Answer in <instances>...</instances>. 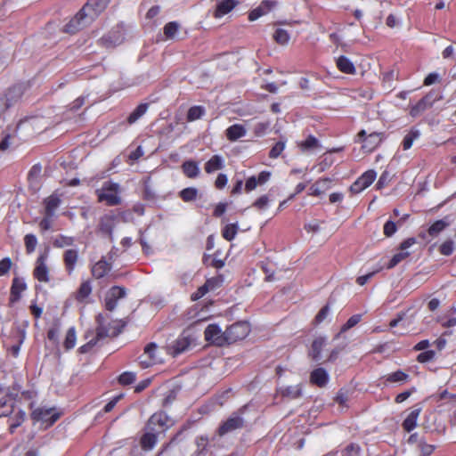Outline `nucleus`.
I'll return each mask as SVG.
<instances>
[{
    "label": "nucleus",
    "instance_id": "f257e3e1",
    "mask_svg": "<svg viewBox=\"0 0 456 456\" xmlns=\"http://www.w3.org/2000/svg\"><path fill=\"white\" fill-rule=\"evenodd\" d=\"M106 0H89L76 16L65 26V32L76 33L91 23L107 6Z\"/></svg>",
    "mask_w": 456,
    "mask_h": 456
},
{
    "label": "nucleus",
    "instance_id": "f03ea898",
    "mask_svg": "<svg viewBox=\"0 0 456 456\" xmlns=\"http://www.w3.org/2000/svg\"><path fill=\"white\" fill-rule=\"evenodd\" d=\"M119 193V184L111 181L104 182L102 188L96 191L98 200L104 201L109 206H116L121 202Z\"/></svg>",
    "mask_w": 456,
    "mask_h": 456
},
{
    "label": "nucleus",
    "instance_id": "7ed1b4c3",
    "mask_svg": "<svg viewBox=\"0 0 456 456\" xmlns=\"http://www.w3.org/2000/svg\"><path fill=\"white\" fill-rule=\"evenodd\" d=\"M443 96L436 91L431 90L424 97H422L415 105L410 110V115L413 118L419 117L427 110L433 107L435 102L442 100Z\"/></svg>",
    "mask_w": 456,
    "mask_h": 456
},
{
    "label": "nucleus",
    "instance_id": "20e7f679",
    "mask_svg": "<svg viewBox=\"0 0 456 456\" xmlns=\"http://www.w3.org/2000/svg\"><path fill=\"white\" fill-rule=\"evenodd\" d=\"M172 419L164 412L154 413L148 421V429L161 432L172 426Z\"/></svg>",
    "mask_w": 456,
    "mask_h": 456
},
{
    "label": "nucleus",
    "instance_id": "39448f33",
    "mask_svg": "<svg viewBox=\"0 0 456 456\" xmlns=\"http://www.w3.org/2000/svg\"><path fill=\"white\" fill-rule=\"evenodd\" d=\"M205 339L216 346H223L226 345V330L223 331L222 329L216 324H209L205 330Z\"/></svg>",
    "mask_w": 456,
    "mask_h": 456
},
{
    "label": "nucleus",
    "instance_id": "423d86ee",
    "mask_svg": "<svg viewBox=\"0 0 456 456\" xmlns=\"http://www.w3.org/2000/svg\"><path fill=\"white\" fill-rule=\"evenodd\" d=\"M249 326L246 322H237L226 330V344H231L248 336Z\"/></svg>",
    "mask_w": 456,
    "mask_h": 456
},
{
    "label": "nucleus",
    "instance_id": "0eeeda50",
    "mask_svg": "<svg viewBox=\"0 0 456 456\" xmlns=\"http://www.w3.org/2000/svg\"><path fill=\"white\" fill-rule=\"evenodd\" d=\"M140 364L142 368H148L153 364L161 362V358L158 355V346L155 343L148 344L143 354L139 357Z\"/></svg>",
    "mask_w": 456,
    "mask_h": 456
},
{
    "label": "nucleus",
    "instance_id": "6e6552de",
    "mask_svg": "<svg viewBox=\"0 0 456 456\" xmlns=\"http://www.w3.org/2000/svg\"><path fill=\"white\" fill-rule=\"evenodd\" d=\"M15 395L9 388L0 387V416H9L14 407Z\"/></svg>",
    "mask_w": 456,
    "mask_h": 456
},
{
    "label": "nucleus",
    "instance_id": "1a4fd4ad",
    "mask_svg": "<svg viewBox=\"0 0 456 456\" xmlns=\"http://www.w3.org/2000/svg\"><path fill=\"white\" fill-rule=\"evenodd\" d=\"M48 258V249L41 253L36 261V267L34 269L35 278L41 282L49 281V269L46 265Z\"/></svg>",
    "mask_w": 456,
    "mask_h": 456
},
{
    "label": "nucleus",
    "instance_id": "9d476101",
    "mask_svg": "<svg viewBox=\"0 0 456 456\" xmlns=\"http://www.w3.org/2000/svg\"><path fill=\"white\" fill-rule=\"evenodd\" d=\"M243 425L244 419L238 413H232L220 425L217 432L220 436H223L228 433L241 428Z\"/></svg>",
    "mask_w": 456,
    "mask_h": 456
},
{
    "label": "nucleus",
    "instance_id": "9b49d317",
    "mask_svg": "<svg viewBox=\"0 0 456 456\" xmlns=\"http://www.w3.org/2000/svg\"><path fill=\"white\" fill-rule=\"evenodd\" d=\"M31 416L34 420L42 421L47 426L53 425L60 417L58 413L53 412V409L45 407L35 409Z\"/></svg>",
    "mask_w": 456,
    "mask_h": 456
},
{
    "label": "nucleus",
    "instance_id": "f8f14e48",
    "mask_svg": "<svg viewBox=\"0 0 456 456\" xmlns=\"http://www.w3.org/2000/svg\"><path fill=\"white\" fill-rule=\"evenodd\" d=\"M377 174L374 170L370 169L364 172L350 187L354 193H360L364 189L369 187L376 179Z\"/></svg>",
    "mask_w": 456,
    "mask_h": 456
},
{
    "label": "nucleus",
    "instance_id": "ddd939ff",
    "mask_svg": "<svg viewBox=\"0 0 456 456\" xmlns=\"http://www.w3.org/2000/svg\"><path fill=\"white\" fill-rule=\"evenodd\" d=\"M452 223V220L450 216H445L443 219L437 220L435 223H433L429 228L428 229L427 232L420 233V236L424 240H430L428 237L430 238H436L439 235L440 232H442L446 227H448Z\"/></svg>",
    "mask_w": 456,
    "mask_h": 456
},
{
    "label": "nucleus",
    "instance_id": "4468645a",
    "mask_svg": "<svg viewBox=\"0 0 456 456\" xmlns=\"http://www.w3.org/2000/svg\"><path fill=\"white\" fill-rule=\"evenodd\" d=\"M125 38L124 28L122 26H117L108 35L102 38V44L106 47H113L120 45Z\"/></svg>",
    "mask_w": 456,
    "mask_h": 456
},
{
    "label": "nucleus",
    "instance_id": "2eb2a0df",
    "mask_svg": "<svg viewBox=\"0 0 456 456\" xmlns=\"http://www.w3.org/2000/svg\"><path fill=\"white\" fill-rule=\"evenodd\" d=\"M126 296V289L122 287L114 286L107 293L105 297V307L109 311L116 308L118 300Z\"/></svg>",
    "mask_w": 456,
    "mask_h": 456
},
{
    "label": "nucleus",
    "instance_id": "dca6fc26",
    "mask_svg": "<svg viewBox=\"0 0 456 456\" xmlns=\"http://www.w3.org/2000/svg\"><path fill=\"white\" fill-rule=\"evenodd\" d=\"M191 339L184 333L179 336L168 347L171 354L174 356L183 353L190 346Z\"/></svg>",
    "mask_w": 456,
    "mask_h": 456
},
{
    "label": "nucleus",
    "instance_id": "f3484780",
    "mask_svg": "<svg viewBox=\"0 0 456 456\" xmlns=\"http://www.w3.org/2000/svg\"><path fill=\"white\" fill-rule=\"evenodd\" d=\"M275 2L272 0H265L263 1L260 5L252 10L249 12L248 19L251 21L256 20L261 16L267 13L269 11H271L275 6Z\"/></svg>",
    "mask_w": 456,
    "mask_h": 456
},
{
    "label": "nucleus",
    "instance_id": "a211bd4d",
    "mask_svg": "<svg viewBox=\"0 0 456 456\" xmlns=\"http://www.w3.org/2000/svg\"><path fill=\"white\" fill-rule=\"evenodd\" d=\"M61 200L60 197L55 193L45 199V215L48 216H55L56 210L61 205Z\"/></svg>",
    "mask_w": 456,
    "mask_h": 456
},
{
    "label": "nucleus",
    "instance_id": "6ab92c4d",
    "mask_svg": "<svg viewBox=\"0 0 456 456\" xmlns=\"http://www.w3.org/2000/svg\"><path fill=\"white\" fill-rule=\"evenodd\" d=\"M224 167V159L221 155H213L205 164L206 173L212 174Z\"/></svg>",
    "mask_w": 456,
    "mask_h": 456
},
{
    "label": "nucleus",
    "instance_id": "aec40b11",
    "mask_svg": "<svg viewBox=\"0 0 456 456\" xmlns=\"http://www.w3.org/2000/svg\"><path fill=\"white\" fill-rule=\"evenodd\" d=\"M78 259V253L76 249H67L63 255V261L66 270L69 274H71L75 270L76 264Z\"/></svg>",
    "mask_w": 456,
    "mask_h": 456
},
{
    "label": "nucleus",
    "instance_id": "412c9836",
    "mask_svg": "<svg viewBox=\"0 0 456 456\" xmlns=\"http://www.w3.org/2000/svg\"><path fill=\"white\" fill-rule=\"evenodd\" d=\"M246 134L247 129L240 124H234L229 126L225 131L226 137L231 142H235L238 139L244 137Z\"/></svg>",
    "mask_w": 456,
    "mask_h": 456
},
{
    "label": "nucleus",
    "instance_id": "4be33fe9",
    "mask_svg": "<svg viewBox=\"0 0 456 456\" xmlns=\"http://www.w3.org/2000/svg\"><path fill=\"white\" fill-rule=\"evenodd\" d=\"M310 380L313 384L322 387L328 383L329 374L323 368H318L311 372Z\"/></svg>",
    "mask_w": 456,
    "mask_h": 456
},
{
    "label": "nucleus",
    "instance_id": "5701e85b",
    "mask_svg": "<svg viewBox=\"0 0 456 456\" xmlns=\"http://www.w3.org/2000/svg\"><path fill=\"white\" fill-rule=\"evenodd\" d=\"M111 269V264L102 258L92 267V274L94 278L100 279L107 274Z\"/></svg>",
    "mask_w": 456,
    "mask_h": 456
},
{
    "label": "nucleus",
    "instance_id": "b1692460",
    "mask_svg": "<svg viewBox=\"0 0 456 456\" xmlns=\"http://www.w3.org/2000/svg\"><path fill=\"white\" fill-rule=\"evenodd\" d=\"M182 170L188 178H197L200 174L199 164L194 160H186L182 165Z\"/></svg>",
    "mask_w": 456,
    "mask_h": 456
},
{
    "label": "nucleus",
    "instance_id": "393cba45",
    "mask_svg": "<svg viewBox=\"0 0 456 456\" xmlns=\"http://www.w3.org/2000/svg\"><path fill=\"white\" fill-rule=\"evenodd\" d=\"M237 4L238 2L236 0H222L216 5L215 16L216 18H222L229 13L237 5Z\"/></svg>",
    "mask_w": 456,
    "mask_h": 456
},
{
    "label": "nucleus",
    "instance_id": "a878e982",
    "mask_svg": "<svg viewBox=\"0 0 456 456\" xmlns=\"http://www.w3.org/2000/svg\"><path fill=\"white\" fill-rule=\"evenodd\" d=\"M421 412V408L412 410L403 422V428L405 431L411 432L417 427V421Z\"/></svg>",
    "mask_w": 456,
    "mask_h": 456
},
{
    "label": "nucleus",
    "instance_id": "bb28decb",
    "mask_svg": "<svg viewBox=\"0 0 456 456\" xmlns=\"http://www.w3.org/2000/svg\"><path fill=\"white\" fill-rule=\"evenodd\" d=\"M382 141V134L380 133H370L363 140L362 148L367 151H372Z\"/></svg>",
    "mask_w": 456,
    "mask_h": 456
},
{
    "label": "nucleus",
    "instance_id": "cd10ccee",
    "mask_svg": "<svg viewBox=\"0 0 456 456\" xmlns=\"http://www.w3.org/2000/svg\"><path fill=\"white\" fill-rule=\"evenodd\" d=\"M336 63H337L338 69L343 73L354 74L356 71L354 63L351 61L350 59H348L346 56H343V55L339 56L337 59Z\"/></svg>",
    "mask_w": 456,
    "mask_h": 456
},
{
    "label": "nucleus",
    "instance_id": "c85d7f7f",
    "mask_svg": "<svg viewBox=\"0 0 456 456\" xmlns=\"http://www.w3.org/2000/svg\"><path fill=\"white\" fill-rule=\"evenodd\" d=\"M383 379H385V383L403 384L408 382L410 376L403 370H396L384 376Z\"/></svg>",
    "mask_w": 456,
    "mask_h": 456
},
{
    "label": "nucleus",
    "instance_id": "c756f323",
    "mask_svg": "<svg viewBox=\"0 0 456 456\" xmlns=\"http://www.w3.org/2000/svg\"><path fill=\"white\" fill-rule=\"evenodd\" d=\"M278 393L283 397H288L289 399H296L301 395L302 389H301L300 385L288 386V387H280L278 389Z\"/></svg>",
    "mask_w": 456,
    "mask_h": 456
},
{
    "label": "nucleus",
    "instance_id": "7c9ffc66",
    "mask_svg": "<svg viewBox=\"0 0 456 456\" xmlns=\"http://www.w3.org/2000/svg\"><path fill=\"white\" fill-rule=\"evenodd\" d=\"M298 146L303 152L314 151L321 147L319 141L313 135L307 136Z\"/></svg>",
    "mask_w": 456,
    "mask_h": 456
},
{
    "label": "nucleus",
    "instance_id": "2f4dec72",
    "mask_svg": "<svg viewBox=\"0 0 456 456\" xmlns=\"http://www.w3.org/2000/svg\"><path fill=\"white\" fill-rule=\"evenodd\" d=\"M330 179L322 178L318 180L315 183H314L309 189V194L313 196H319L323 193L328 188L330 183Z\"/></svg>",
    "mask_w": 456,
    "mask_h": 456
},
{
    "label": "nucleus",
    "instance_id": "473e14b6",
    "mask_svg": "<svg viewBox=\"0 0 456 456\" xmlns=\"http://www.w3.org/2000/svg\"><path fill=\"white\" fill-rule=\"evenodd\" d=\"M325 345H326L325 338L320 337L314 340V342L312 344L311 353H310V354L314 360L319 361L321 359V352H322V349L325 346Z\"/></svg>",
    "mask_w": 456,
    "mask_h": 456
},
{
    "label": "nucleus",
    "instance_id": "72a5a7b5",
    "mask_svg": "<svg viewBox=\"0 0 456 456\" xmlns=\"http://www.w3.org/2000/svg\"><path fill=\"white\" fill-rule=\"evenodd\" d=\"M27 286L25 281L22 279L15 278L13 279L11 294L12 300H17L20 298V294L26 289Z\"/></svg>",
    "mask_w": 456,
    "mask_h": 456
},
{
    "label": "nucleus",
    "instance_id": "f704fd0d",
    "mask_svg": "<svg viewBox=\"0 0 456 456\" xmlns=\"http://www.w3.org/2000/svg\"><path fill=\"white\" fill-rule=\"evenodd\" d=\"M101 318L102 316L99 315L98 316V323H99V326L97 328V331H96V338L97 340H100L102 338H104L106 337H110V336H117L118 331L116 330L115 329H111V328H107L105 327L102 322H101Z\"/></svg>",
    "mask_w": 456,
    "mask_h": 456
},
{
    "label": "nucleus",
    "instance_id": "c9c22d12",
    "mask_svg": "<svg viewBox=\"0 0 456 456\" xmlns=\"http://www.w3.org/2000/svg\"><path fill=\"white\" fill-rule=\"evenodd\" d=\"M158 432L151 431L144 434L141 439L142 447L144 450H151L156 443H157V434Z\"/></svg>",
    "mask_w": 456,
    "mask_h": 456
},
{
    "label": "nucleus",
    "instance_id": "e433bc0d",
    "mask_svg": "<svg viewBox=\"0 0 456 456\" xmlns=\"http://www.w3.org/2000/svg\"><path fill=\"white\" fill-rule=\"evenodd\" d=\"M206 113L205 108L202 106L191 107L187 113V120L189 122L196 121L201 118Z\"/></svg>",
    "mask_w": 456,
    "mask_h": 456
},
{
    "label": "nucleus",
    "instance_id": "4c0bfd02",
    "mask_svg": "<svg viewBox=\"0 0 456 456\" xmlns=\"http://www.w3.org/2000/svg\"><path fill=\"white\" fill-rule=\"evenodd\" d=\"M100 230L111 237L113 232V217L111 216H104L101 218Z\"/></svg>",
    "mask_w": 456,
    "mask_h": 456
},
{
    "label": "nucleus",
    "instance_id": "58836bf2",
    "mask_svg": "<svg viewBox=\"0 0 456 456\" xmlns=\"http://www.w3.org/2000/svg\"><path fill=\"white\" fill-rule=\"evenodd\" d=\"M420 135V132L417 129H411L403 138V148L404 151L409 150L413 142L418 139Z\"/></svg>",
    "mask_w": 456,
    "mask_h": 456
},
{
    "label": "nucleus",
    "instance_id": "ea45409f",
    "mask_svg": "<svg viewBox=\"0 0 456 456\" xmlns=\"http://www.w3.org/2000/svg\"><path fill=\"white\" fill-rule=\"evenodd\" d=\"M75 242L73 237L65 236V235H58L53 240V246L56 248H65L69 246H72Z\"/></svg>",
    "mask_w": 456,
    "mask_h": 456
},
{
    "label": "nucleus",
    "instance_id": "a19ab883",
    "mask_svg": "<svg viewBox=\"0 0 456 456\" xmlns=\"http://www.w3.org/2000/svg\"><path fill=\"white\" fill-rule=\"evenodd\" d=\"M179 29V24L175 21L168 22L164 27V34L168 39H175Z\"/></svg>",
    "mask_w": 456,
    "mask_h": 456
},
{
    "label": "nucleus",
    "instance_id": "79ce46f5",
    "mask_svg": "<svg viewBox=\"0 0 456 456\" xmlns=\"http://www.w3.org/2000/svg\"><path fill=\"white\" fill-rule=\"evenodd\" d=\"M26 413L22 410H19V411L14 415V417L11 419V423L9 426L11 433H13L14 430L20 427L25 419Z\"/></svg>",
    "mask_w": 456,
    "mask_h": 456
},
{
    "label": "nucleus",
    "instance_id": "37998d69",
    "mask_svg": "<svg viewBox=\"0 0 456 456\" xmlns=\"http://www.w3.org/2000/svg\"><path fill=\"white\" fill-rule=\"evenodd\" d=\"M77 341L76 330L74 327H71L68 330L66 338L64 340V346L67 350L72 349Z\"/></svg>",
    "mask_w": 456,
    "mask_h": 456
},
{
    "label": "nucleus",
    "instance_id": "c03bdc74",
    "mask_svg": "<svg viewBox=\"0 0 456 456\" xmlns=\"http://www.w3.org/2000/svg\"><path fill=\"white\" fill-rule=\"evenodd\" d=\"M198 195V190L194 187H188L180 191V197L185 202L192 201Z\"/></svg>",
    "mask_w": 456,
    "mask_h": 456
},
{
    "label": "nucleus",
    "instance_id": "a18cd8bd",
    "mask_svg": "<svg viewBox=\"0 0 456 456\" xmlns=\"http://www.w3.org/2000/svg\"><path fill=\"white\" fill-rule=\"evenodd\" d=\"M274 40L280 45H287L289 41V35L287 30L283 28H277L273 34Z\"/></svg>",
    "mask_w": 456,
    "mask_h": 456
},
{
    "label": "nucleus",
    "instance_id": "49530a36",
    "mask_svg": "<svg viewBox=\"0 0 456 456\" xmlns=\"http://www.w3.org/2000/svg\"><path fill=\"white\" fill-rule=\"evenodd\" d=\"M147 104H140L128 117L127 120L130 124L137 121L147 110Z\"/></svg>",
    "mask_w": 456,
    "mask_h": 456
},
{
    "label": "nucleus",
    "instance_id": "de8ad7c7",
    "mask_svg": "<svg viewBox=\"0 0 456 456\" xmlns=\"http://www.w3.org/2000/svg\"><path fill=\"white\" fill-rule=\"evenodd\" d=\"M340 456H362L358 444H351L340 452Z\"/></svg>",
    "mask_w": 456,
    "mask_h": 456
},
{
    "label": "nucleus",
    "instance_id": "09e8293b",
    "mask_svg": "<svg viewBox=\"0 0 456 456\" xmlns=\"http://www.w3.org/2000/svg\"><path fill=\"white\" fill-rule=\"evenodd\" d=\"M91 291L92 288L90 283L88 281L83 282L77 293V299L84 301L91 294Z\"/></svg>",
    "mask_w": 456,
    "mask_h": 456
},
{
    "label": "nucleus",
    "instance_id": "8fccbe9b",
    "mask_svg": "<svg viewBox=\"0 0 456 456\" xmlns=\"http://www.w3.org/2000/svg\"><path fill=\"white\" fill-rule=\"evenodd\" d=\"M238 231L237 224H230L225 225L223 230V236L227 240H232L235 238Z\"/></svg>",
    "mask_w": 456,
    "mask_h": 456
},
{
    "label": "nucleus",
    "instance_id": "3c124183",
    "mask_svg": "<svg viewBox=\"0 0 456 456\" xmlns=\"http://www.w3.org/2000/svg\"><path fill=\"white\" fill-rule=\"evenodd\" d=\"M286 147V140H281L279 141L270 151L269 157L271 159H277L282 151L285 150Z\"/></svg>",
    "mask_w": 456,
    "mask_h": 456
},
{
    "label": "nucleus",
    "instance_id": "603ef678",
    "mask_svg": "<svg viewBox=\"0 0 456 456\" xmlns=\"http://www.w3.org/2000/svg\"><path fill=\"white\" fill-rule=\"evenodd\" d=\"M410 253L408 251H403L396 253L394 255V256L391 258L387 265V268L391 269L394 268L395 265H397L400 262H402L403 259L408 257Z\"/></svg>",
    "mask_w": 456,
    "mask_h": 456
},
{
    "label": "nucleus",
    "instance_id": "864d4df0",
    "mask_svg": "<svg viewBox=\"0 0 456 456\" xmlns=\"http://www.w3.org/2000/svg\"><path fill=\"white\" fill-rule=\"evenodd\" d=\"M15 89L8 92L6 95L0 97V120L2 119L5 110L11 106L10 95Z\"/></svg>",
    "mask_w": 456,
    "mask_h": 456
},
{
    "label": "nucleus",
    "instance_id": "5fc2aeb1",
    "mask_svg": "<svg viewBox=\"0 0 456 456\" xmlns=\"http://www.w3.org/2000/svg\"><path fill=\"white\" fill-rule=\"evenodd\" d=\"M269 128H270V122H268V121L258 122L254 126V133H255L256 136L262 137L265 134H266Z\"/></svg>",
    "mask_w": 456,
    "mask_h": 456
},
{
    "label": "nucleus",
    "instance_id": "6e6d98bb",
    "mask_svg": "<svg viewBox=\"0 0 456 456\" xmlns=\"http://www.w3.org/2000/svg\"><path fill=\"white\" fill-rule=\"evenodd\" d=\"M24 241H25L27 252L28 254L34 252V250L37 247V237L33 234H27L24 238Z\"/></svg>",
    "mask_w": 456,
    "mask_h": 456
},
{
    "label": "nucleus",
    "instance_id": "4d7b16f0",
    "mask_svg": "<svg viewBox=\"0 0 456 456\" xmlns=\"http://www.w3.org/2000/svg\"><path fill=\"white\" fill-rule=\"evenodd\" d=\"M135 373L131 371H126L118 377V381L122 385H129L135 380Z\"/></svg>",
    "mask_w": 456,
    "mask_h": 456
},
{
    "label": "nucleus",
    "instance_id": "13d9d810",
    "mask_svg": "<svg viewBox=\"0 0 456 456\" xmlns=\"http://www.w3.org/2000/svg\"><path fill=\"white\" fill-rule=\"evenodd\" d=\"M362 315L361 314H354L351 316L347 322L342 326L341 331L345 332L347 330L354 327L360 321H361Z\"/></svg>",
    "mask_w": 456,
    "mask_h": 456
},
{
    "label": "nucleus",
    "instance_id": "bf43d9fd",
    "mask_svg": "<svg viewBox=\"0 0 456 456\" xmlns=\"http://www.w3.org/2000/svg\"><path fill=\"white\" fill-rule=\"evenodd\" d=\"M454 250V242L451 240L444 241L440 246V253L444 256H450Z\"/></svg>",
    "mask_w": 456,
    "mask_h": 456
},
{
    "label": "nucleus",
    "instance_id": "052dcab7",
    "mask_svg": "<svg viewBox=\"0 0 456 456\" xmlns=\"http://www.w3.org/2000/svg\"><path fill=\"white\" fill-rule=\"evenodd\" d=\"M435 355H436L435 351L428 350V351L420 353L418 355L417 360L419 362H430L431 360H433Z\"/></svg>",
    "mask_w": 456,
    "mask_h": 456
},
{
    "label": "nucleus",
    "instance_id": "680f3d73",
    "mask_svg": "<svg viewBox=\"0 0 456 456\" xmlns=\"http://www.w3.org/2000/svg\"><path fill=\"white\" fill-rule=\"evenodd\" d=\"M397 230L396 224L393 221H387L384 224V234L387 237H391L395 233Z\"/></svg>",
    "mask_w": 456,
    "mask_h": 456
},
{
    "label": "nucleus",
    "instance_id": "e2e57ef3",
    "mask_svg": "<svg viewBox=\"0 0 456 456\" xmlns=\"http://www.w3.org/2000/svg\"><path fill=\"white\" fill-rule=\"evenodd\" d=\"M329 314H330V307H329V305L323 306L319 311L317 315L315 316V322L318 323V324L322 322L328 317Z\"/></svg>",
    "mask_w": 456,
    "mask_h": 456
},
{
    "label": "nucleus",
    "instance_id": "0e129e2a",
    "mask_svg": "<svg viewBox=\"0 0 456 456\" xmlns=\"http://www.w3.org/2000/svg\"><path fill=\"white\" fill-rule=\"evenodd\" d=\"M12 262L9 257H5L0 261V275L5 274L11 268Z\"/></svg>",
    "mask_w": 456,
    "mask_h": 456
},
{
    "label": "nucleus",
    "instance_id": "69168bd1",
    "mask_svg": "<svg viewBox=\"0 0 456 456\" xmlns=\"http://www.w3.org/2000/svg\"><path fill=\"white\" fill-rule=\"evenodd\" d=\"M227 182V175L224 174H219L216 179L215 185L217 189H223L226 186Z\"/></svg>",
    "mask_w": 456,
    "mask_h": 456
},
{
    "label": "nucleus",
    "instance_id": "338daca9",
    "mask_svg": "<svg viewBox=\"0 0 456 456\" xmlns=\"http://www.w3.org/2000/svg\"><path fill=\"white\" fill-rule=\"evenodd\" d=\"M269 199L266 195L261 196L254 203V206L258 209H265L268 206Z\"/></svg>",
    "mask_w": 456,
    "mask_h": 456
},
{
    "label": "nucleus",
    "instance_id": "774afa93",
    "mask_svg": "<svg viewBox=\"0 0 456 456\" xmlns=\"http://www.w3.org/2000/svg\"><path fill=\"white\" fill-rule=\"evenodd\" d=\"M54 216H48L45 215V217L40 221L39 226L43 231H48L52 227V220Z\"/></svg>",
    "mask_w": 456,
    "mask_h": 456
}]
</instances>
